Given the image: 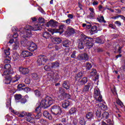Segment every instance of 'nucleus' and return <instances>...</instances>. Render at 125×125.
<instances>
[{
    "label": "nucleus",
    "instance_id": "nucleus-7",
    "mask_svg": "<svg viewBox=\"0 0 125 125\" xmlns=\"http://www.w3.org/2000/svg\"><path fill=\"white\" fill-rule=\"evenodd\" d=\"M47 61H48V59H47L46 57L40 56L38 58L37 64L39 66H42V65H44Z\"/></svg>",
    "mask_w": 125,
    "mask_h": 125
},
{
    "label": "nucleus",
    "instance_id": "nucleus-28",
    "mask_svg": "<svg viewBox=\"0 0 125 125\" xmlns=\"http://www.w3.org/2000/svg\"><path fill=\"white\" fill-rule=\"evenodd\" d=\"M66 33L68 35H73L75 33V30L71 27H68Z\"/></svg>",
    "mask_w": 125,
    "mask_h": 125
},
{
    "label": "nucleus",
    "instance_id": "nucleus-43",
    "mask_svg": "<svg viewBox=\"0 0 125 125\" xmlns=\"http://www.w3.org/2000/svg\"><path fill=\"white\" fill-rule=\"evenodd\" d=\"M85 67L87 70H90V69L92 68V65H91V63L89 62H86L85 64Z\"/></svg>",
    "mask_w": 125,
    "mask_h": 125
},
{
    "label": "nucleus",
    "instance_id": "nucleus-61",
    "mask_svg": "<svg viewBox=\"0 0 125 125\" xmlns=\"http://www.w3.org/2000/svg\"><path fill=\"white\" fill-rule=\"evenodd\" d=\"M71 56L72 58H76V51H73Z\"/></svg>",
    "mask_w": 125,
    "mask_h": 125
},
{
    "label": "nucleus",
    "instance_id": "nucleus-20",
    "mask_svg": "<svg viewBox=\"0 0 125 125\" xmlns=\"http://www.w3.org/2000/svg\"><path fill=\"white\" fill-rule=\"evenodd\" d=\"M44 80H45L46 81H50L51 79H55V75H53V76H51V73H48V75L45 76L43 77Z\"/></svg>",
    "mask_w": 125,
    "mask_h": 125
},
{
    "label": "nucleus",
    "instance_id": "nucleus-27",
    "mask_svg": "<svg viewBox=\"0 0 125 125\" xmlns=\"http://www.w3.org/2000/svg\"><path fill=\"white\" fill-rule=\"evenodd\" d=\"M51 68H54L55 69H56V68H58V67H59L60 65V63H59L58 62H55L51 63Z\"/></svg>",
    "mask_w": 125,
    "mask_h": 125
},
{
    "label": "nucleus",
    "instance_id": "nucleus-53",
    "mask_svg": "<svg viewBox=\"0 0 125 125\" xmlns=\"http://www.w3.org/2000/svg\"><path fill=\"white\" fill-rule=\"evenodd\" d=\"M116 48H118V51L119 53H122V48H121V47L119 45H117L116 46Z\"/></svg>",
    "mask_w": 125,
    "mask_h": 125
},
{
    "label": "nucleus",
    "instance_id": "nucleus-11",
    "mask_svg": "<svg viewBox=\"0 0 125 125\" xmlns=\"http://www.w3.org/2000/svg\"><path fill=\"white\" fill-rule=\"evenodd\" d=\"M11 112H12V113H13L15 115H18V117H19L20 118H24L25 116H27V114L25 112H22L21 113H19V112L14 110H11Z\"/></svg>",
    "mask_w": 125,
    "mask_h": 125
},
{
    "label": "nucleus",
    "instance_id": "nucleus-62",
    "mask_svg": "<svg viewBox=\"0 0 125 125\" xmlns=\"http://www.w3.org/2000/svg\"><path fill=\"white\" fill-rule=\"evenodd\" d=\"M6 119H7V121H10V120H12V117L8 115H7L6 116Z\"/></svg>",
    "mask_w": 125,
    "mask_h": 125
},
{
    "label": "nucleus",
    "instance_id": "nucleus-8",
    "mask_svg": "<svg viewBox=\"0 0 125 125\" xmlns=\"http://www.w3.org/2000/svg\"><path fill=\"white\" fill-rule=\"evenodd\" d=\"M58 22L56 21L51 20L46 24V27H53V28L57 27Z\"/></svg>",
    "mask_w": 125,
    "mask_h": 125
},
{
    "label": "nucleus",
    "instance_id": "nucleus-31",
    "mask_svg": "<svg viewBox=\"0 0 125 125\" xmlns=\"http://www.w3.org/2000/svg\"><path fill=\"white\" fill-rule=\"evenodd\" d=\"M32 78L34 81H39L40 80V76L37 73L32 74Z\"/></svg>",
    "mask_w": 125,
    "mask_h": 125
},
{
    "label": "nucleus",
    "instance_id": "nucleus-41",
    "mask_svg": "<svg viewBox=\"0 0 125 125\" xmlns=\"http://www.w3.org/2000/svg\"><path fill=\"white\" fill-rule=\"evenodd\" d=\"M4 53L5 55H6V58H7L8 56L10 55V48H8V49L4 50Z\"/></svg>",
    "mask_w": 125,
    "mask_h": 125
},
{
    "label": "nucleus",
    "instance_id": "nucleus-6",
    "mask_svg": "<svg viewBox=\"0 0 125 125\" xmlns=\"http://www.w3.org/2000/svg\"><path fill=\"white\" fill-rule=\"evenodd\" d=\"M94 98H95L96 101H98L99 102H101L103 100L102 95H101V93H100V90L97 87H95L94 89Z\"/></svg>",
    "mask_w": 125,
    "mask_h": 125
},
{
    "label": "nucleus",
    "instance_id": "nucleus-21",
    "mask_svg": "<svg viewBox=\"0 0 125 125\" xmlns=\"http://www.w3.org/2000/svg\"><path fill=\"white\" fill-rule=\"evenodd\" d=\"M26 116V121L29 122V123H33L34 122V116H32L29 115V113L27 114Z\"/></svg>",
    "mask_w": 125,
    "mask_h": 125
},
{
    "label": "nucleus",
    "instance_id": "nucleus-59",
    "mask_svg": "<svg viewBox=\"0 0 125 125\" xmlns=\"http://www.w3.org/2000/svg\"><path fill=\"white\" fill-rule=\"evenodd\" d=\"M35 94L36 96H40L41 95V92L40 91L37 90L35 91Z\"/></svg>",
    "mask_w": 125,
    "mask_h": 125
},
{
    "label": "nucleus",
    "instance_id": "nucleus-44",
    "mask_svg": "<svg viewBox=\"0 0 125 125\" xmlns=\"http://www.w3.org/2000/svg\"><path fill=\"white\" fill-rule=\"evenodd\" d=\"M22 98V95L21 94H17L15 95V100H20Z\"/></svg>",
    "mask_w": 125,
    "mask_h": 125
},
{
    "label": "nucleus",
    "instance_id": "nucleus-1",
    "mask_svg": "<svg viewBox=\"0 0 125 125\" xmlns=\"http://www.w3.org/2000/svg\"><path fill=\"white\" fill-rule=\"evenodd\" d=\"M39 22H37L33 26L27 25L25 29L20 33L21 36L24 39H28L32 36L31 31H40L42 30V25L41 23H44V19L40 17L38 20Z\"/></svg>",
    "mask_w": 125,
    "mask_h": 125
},
{
    "label": "nucleus",
    "instance_id": "nucleus-60",
    "mask_svg": "<svg viewBox=\"0 0 125 125\" xmlns=\"http://www.w3.org/2000/svg\"><path fill=\"white\" fill-rule=\"evenodd\" d=\"M8 59H6L4 61V63H10V58L9 56H8Z\"/></svg>",
    "mask_w": 125,
    "mask_h": 125
},
{
    "label": "nucleus",
    "instance_id": "nucleus-34",
    "mask_svg": "<svg viewBox=\"0 0 125 125\" xmlns=\"http://www.w3.org/2000/svg\"><path fill=\"white\" fill-rule=\"evenodd\" d=\"M28 98H29V97H28V95H25L24 98L21 99V104H25V103L27 102V100H28Z\"/></svg>",
    "mask_w": 125,
    "mask_h": 125
},
{
    "label": "nucleus",
    "instance_id": "nucleus-46",
    "mask_svg": "<svg viewBox=\"0 0 125 125\" xmlns=\"http://www.w3.org/2000/svg\"><path fill=\"white\" fill-rule=\"evenodd\" d=\"M97 72H96V70L95 69H92V72L90 73L91 77H94L96 75Z\"/></svg>",
    "mask_w": 125,
    "mask_h": 125
},
{
    "label": "nucleus",
    "instance_id": "nucleus-38",
    "mask_svg": "<svg viewBox=\"0 0 125 125\" xmlns=\"http://www.w3.org/2000/svg\"><path fill=\"white\" fill-rule=\"evenodd\" d=\"M44 69L45 71H50L51 69V63H49L47 65H46L44 67Z\"/></svg>",
    "mask_w": 125,
    "mask_h": 125
},
{
    "label": "nucleus",
    "instance_id": "nucleus-18",
    "mask_svg": "<svg viewBox=\"0 0 125 125\" xmlns=\"http://www.w3.org/2000/svg\"><path fill=\"white\" fill-rule=\"evenodd\" d=\"M51 41L55 44H58L61 43V42H62V40L61 39H60V38H52Z\"/></svg>",
    "mask_w": 125,
    "mask_h": 125
},
{
    "label": "nucleus",
    "instance_id": "nucleus-50",
    "mask_svg": "<svg viewBox=\"0 0 125 125\" xmlns=\"http://www.w3.org/2000/svg\"><path fill=\"white\" fill-rule=\"evenodd\" d=\"M24 86H25L24 84H23V85H22V84L19 85L18 86V90H20V91L23 90V88L22 87H24Z\"/></svg>",
    "mask_w": 125,
    "mask_h": 125
},
{
    "label": "nucleus",
    "instance_id": "nucleus-42",
    "mask_svg": "<svg viewBox=\"0 0 125 125\" xmlns=\"http://www.w3.org/2000/svg\"><path fill=\"white\" fill-rule=\"evenodd\" d=\"M39 123H40V124H41V125H46V124H47V122L43 119H41L39 121Z\"/></svg>",
    "mask_w": 125,
    "mask_h": 125
},
{
    "label": "nucleus",
    "instance_id": "nucleus-30",
    "mask_svg": "<svg viewBox=\"0 0 125 125\" xmlns=\"http://www.w3.org/2000/svg\"><path fill=\"white\" fill-rule=\"evenodd\" d=\"M96 116L97 118H102V116H101V110H100L99 108H96Z\"/></svg>",
    "mask_w": 125,
    "mask_h": 125
},
{
    "label": "nucleus",
    "instance_id": "nucleus-37",
    "mask_svg": "<svg viewBox=\"0 0 125 125\" xmlns=\"http://www.w3.org/2000/svg\"><path fill=\"white\" fill-rule=\"evenodd\" d=\"M77 112H78V110L75 107H72L69 110L70 114H76Z\"/></svg>",
    "mask_w": 125,
    "mask_h": 125
},
{
    "label": "nucleus",
    "instance_id": "nucleus-19",
    "mask_svg": "<svg viewBox=\"0 0 125 125\" xmlns=\"http://www.w3.org/2000/svg\"><path fill=\"white\" fill-rule=\"evenodd\" d=\"M43 115L44 117H45L50 121H51V120H52V116H51V114H49V112H48L47 111H44L43 112Z\"/></svg>",
    "mask_w": 125,
    "mask_h": 125
},
{
    "label": "nucleus",
    "instance_id": "nucleus-22",
    "mask_svg": "<svg viewBox=\"0 0 125 125\" xmlns=\"http://www.w3.org/2000/svg\"><path fill=\"white\" fill-rule=\"evenodd\" d=\"M89 10L90 11V14L89 16L91 18H94L95 17V13L94 12V9L92 8H89Z\"/></svg>",
    "mask_w": 125,
    "mask_h": 125
},
{
    "label": "nucleus",
    "instance_id": "nucleus-52",
    "mask_svg": "<svg viewBox=\"0 0 125 125\" xmlns=\"http://www.w3.org/2000/svg\"><path fill=\"white\" fill-rule=\"evenodd\" d=\"M11 67V66L8 63L6 64L4 66V68L6 70H9V69H10Z\"/></svg>",
    "mask_w": 125,
    "mask_h": 125
},
{
    "label": "nucleus",
    "instance_id": "nucleus-57",
    "mask_svg": "<svg viewBox=\"0 0 125 125\" xmlns=\"http://www.w3.org/2000/svg\"><path fill=\"white\" fill-rule=\"evenodd\" d=\"M24 83H25L26 84H30V83H31V80L27 78L25 80Z\"/></svg>",
    "mask_w": 125,
    "mask_h": 125
},
{
    "label": "nucleus",
    "instance_id": "nucleus-33",
    "mask_svg": "<svg viewBox=\"0 0 125 125\" xmlns=\"http://www.w3.org/2000/svg\"><path fill=\"white\" fill-rule=\"evenodd\" d=\"M20 79V76L19 75H16L14 78H12V83H16L18 81H19Z\"/></svg>",
    "mask_w": 125,
    "mask_h": 125
},
{
    "label": "nucleus",
    "instance_id": "nucleus-55",
    "mask_svg": "<svg viewBox=\"0 0 125 125\" xmlns=\"http://www.w3.org/2000/svg\"><path fill=\"white\" fill-rule=\"evenodd\" d=\"M59 93L64 94L65 93V90L63 89V88H60Z\"/></svg>",
    "mask_w": 125,
    "mask_h": 125
},
{
    "label": "nucleus",
    "instance_id": "nucleus-49",
    "mask_svg": "<svg viewBox=\"0 0 125 125\" xmlns=\"http://www.w3.org/2000/svg\"><path fill=\"white\" fill-rule=\"evenodd\" d=\"M116 103L118 105L121 106V107H123V106H124V104H123V102H122V101H121V100H120V99L117 100Z\"/></svg>",
    "mask_w": 125,
    "mask_h": 125
},
{
    "label": "nucleus",
    "instance_id": "nucleus-51",
    "mask_svg": "<svg viewBox=\"0 0 125 125\" xmlns=\"http://www.w3.org/2000/svg\"><path fill=\"white\" fill-rule=\"evenodd\" d=\"M8 75H9V72L8 71V70H4L3 72L2 76H7Z\"/></svg>",
    "mask_w": 125,
    "mask_h": 125
},
{
    "label": "nucleus",
    "instance_id": "nucleus-35",
    "mask_svg": "<svg viewBox=\"0 0 125 125\" xmlns=\"http://www.w3.org/2000/svg\"><path fill=\"white\" fill-rule=\"evenodd\" d=\"M86 117L88 120H91V119L93 118V113L91 112H88V113L86 114Z\"/></svg>",
    "mask_w": 125,
    "mask_h": 125
},
{
    "label": "nucleus",
    "instance_id": "nucleus-39",
    "mask_svg": "<svg viewBox=\"0 0 125 125\" xmlns=\"http://www.w3.org/2000/svg\"><path fill=\"white\" fill-rule=\"evenodd\" d=\"M91 31L92 32V34L97 33V26H96V25L92 26Z\"/></svg>",
    "mask_w": 125,
    "mask_h": 125
},
{
    "label": "nucleus",
    "instance_id": "nucleus-36",
    "mask_svg": "<svg viewBox=\"0 0 125 125\" xmlns=\"http://www.w3.org/2000/svg\"><path fill=\"white\" fill-rule=\"evenodd\" d=\"M103 118H104V119H107L109 118V113L106 112V111H104L102 115V117H101V119Z\"/></svg>",
    "mask_w": 125,
    "mask_h": 125
},
{
    "label": "nucleus",
    "instance_id": "nucleus-26",
    "mask_svg": "<svg viewBox=\"0 0 125 125\" xmlns=\"http://www.w3.org/2000/svg\"><path fill=\"white\" fill-rule=\"evenodd\" d=\"M83 77V72H80L78 74H77L75 76V80L77 82H80V80Z\"/></svg>",
    "mask_w": 125,
    "mask_h": 125
},
{
    "label": "nucleus",
    "instance_id": "nucleus-2",
    "mask_svg": "<svg viewBox=\"0 0 125 125\" xmlns=\"http://www.w3.org/2000/svg\"><path fill=\"white\" fill-rule=\"evenodd\" d=\"M62 98L61 96L58 97V98L48 97L46 99H42L40 103V106H38L35 110L36 112L39 110L40 111L41 108H47L49 107L50 105L53 104L55 101L58 100V101H61L62 100Z\"/></svg>",
    "mask_w": 125,
    "mask_h": 125
},
{
    "label": "nucleus",
    "instance_id": "nucleus-48",
    "mask_svg": "<svg viewBox=\"0 0 125 125\" xmlns=\"http://www.w3.org/2000/svg\"><path fill=\"white\" fill-rule=\"evenodd\" d=\"M6 106L7 107H9V108H10V106H11V100L10 99H9L6 103Z\"/></svg>",
    "mask_w": 125,
    "mask_h": 125
},
{
    "label": "nucleus",
    "instance_id": "nucleus-10",
    "mask_svg": "<svg viewBox=\"0 0 125 125\" xmlns=\"http://www.w3.org/2000/svg\"><path fill=\"white\" fill-rule=\"evenodd\" d=\"M35 112L37 113V114L36 115L32 113H29V116H32V117H33L34 119L39 120V119H40V118L42 117V112H41V110H39V109H38L37 111H36L35 110Z\"/></svg>",
    "mask_w": 125,
    "mask_h": 125
},
{
    "label": "nucleus",
    "instance_id": "nucleus-40",
    "mask_svg": "<svg viewBox=\"0 0 125 125\" xmlns=\"http://www.w3.org/2000/svg\"><path fill=\"white\" fill-rule=\"evenodd\" d=\"M81 84H84L87 83V78L86 77H84L83 79L80 82Z\"/></svg>",
    "mask_w": 125,
    "mask_h": 125
},
{
    "label": "nucleus",
    "instance_id": "nucleus-24",
    "mask_svg": "<svg viewBox=\"0 0 125 125\" xmlns=\"http://www.w3.org/2000/svg\"><path fill=\"white\" fill-rule=\"evenodd\" d=\"M79 124L81 125H85L86 121L84 120V117H81L79 118Z\"/></svg>",
    "mask_w": 125,
    "mask_h": 125
},
{
    "label": "nucleus",
    "instance_id": "nucleus-9",
    "mask_svg": "<svg viewBox=\"0 0 125 125\" xmlns=\"http://www.w3.org/2000/svg\"><path fill=\"white\" fill-rule=\"evenodd\" d=\"M65 29H66V25L64 24H62L59 26V29H56L55 31H54V32L59 33V34L61 35V34H63V33H64V31H65Z\"/></svg>",
    "mask_w": 125,
    "mask_h": 125
},
{
    "label": "nucleus",
    "instance_id": "nucleus-16",
    "mask_svg": "<svg viewBox=\"0 0 125 125\" xmlns=\"http://www.w3.org/2000/svg\"><path fill=\"white\" fill-rule=\"evenodd\" d=\"M33 54L28 51H23L21 53V57H29V56H32Z\"/></svg>",
    "mask_w": 125,
    "mask_h": 125
},
{
    "label": "nucleus",
    "instance_id": "nucleus-23",
    "mask_svg": "<svg viewBox=\"0 0 125 125\" xmlns=\"http://www.w3.org/2000/svg\"><path fill=\"white\" fill-rule=\"evenodd\" d=\"M19 41H17V39L15 41V44L13 46V50H16L19 48Z\"/></svg>",
    "mask_w": 125,
    "mask_h": 125
},
{
    "label": "nucleus",
    "instance_id": "nucleus-63",
    "mask_svg": "<svg viewBox=\"0 0 125 125\" xmlns=\"http://www.w3.org/2000/svg\"><path fill=\"white\" fill-rule=\"evenodd\" d=\"M68 41H66L65 42H64L63 44V46H65V47H68Z\"/></svg>",
    "mask_w": 125,
    "mask_h": 125
},
{
    "label": "nucleus",
    "instance_id": "nucleus-15",
    "mask_svg": "<svg viewBox=\"0 0 125 125\" xmlns=\"http://www.w3.org/2000/svg\"><path fill=\"white\" fill-rule=\"evenodd\" d=\"M19 71L21 74H23V75H26V74H28L29 72L30 71L29 70V69L27 68H24L22 67H19Z\"/></svg>",
    "mask_w": 125,
    "mask_h": 125
},
{
    "label": "nucleus",
    "instance_id": "nucleus-64",
    "mask_svg": "<svg viewBox=\"0 0 125 125\" xmlns=\"http://www.w3.org/2000/svg\"><path fill=\"white\" fill-rule=\"evenodd\" d=\"M115 24L117 25V26H121L122 25V23L120 22V21H116L115 22Z\"/></svg>",
    "mask_w": 125,
    "mask_h": 125
},
{
    "label": "nucleus",
    "instance_id": "nucleus-29",
    "mask_svg": "<svg viewBox=\"0 0 125 125\" xmlns=\"http://www.w3.org/2000/svg\"><path fill=\"white\" fill-rule=\"evenodd\" d=\"M10 83H12L11 76L7 77L5 80V83L6 84H9Z\"/></svg>",
    "mask_w": 125,
    "mask_h": 125
},
{
    "label": "nucleus",
    "instance_id": "nucleus-47",
    "mask_svg": "<svg viewBox=\"0 0 125 125\" xmlns=\"http://www.w3.org/2000/svg\"><path fill=\"white\" fill-rule=\"evenodd\" d=\"M97 19L98 21H100V22H104V23H106V21H105V20H104V17L102 16H101L100 18H97Z\"/></svg>",
    "mask_w": 125,
    "mask_h": 125
},
{
    "label": "nucleus",
    "instance_id": "nucleus-3",
    "mask_svg": "<svg viewBox=\"0 0 125 125\" xmlns=\"http://www.w3.org/2000/svg\"><path fill=\"white\" fill-rule=\"evenodd\" d=\"M85 43L88 48H91L93 46V39L85 36L79 42L78 45L79 48L80 49H83L84 47Z\"/></svg>",
    "mask_w": 125,
    "mask_h": 125
},
{
    "label": "nucleus",
    "instance_id": "nucleus-14",
    "mask_svg": "<svg viewBox=\"0 0 125 125\" xmlns=\"http://www.w3.org/2000/svg\"><path fill=\"white\" fill-rule=\"evenodd\" d=\"M96 108L105 111V110H107V105H105V104L100 103L96 105Z\"/></svg>",
    "mask_w": 125,
    "mask_h": 125
},
{
    "label": "nucleus",
    "instance_id": "nucleus-25",
    "mask_svg": "<svg viewBox=\"0 0 125 125\" xmlns=\"http://www.w3.org/2000/svg\"><path fill=\"white\" fill-rule=\"evenodd\" d=\"M62 86L65 88V89H69L70 88V83H69V82L64 81L62 84Z\"/></svg>",
    "mask_w": 125,
    "mask_h": 125
},
{
    "label": "nucleus",
    "instance_id": "nucleus-12",
    "mask_svg": "<svg viewBox=\"0 0 125 125\" xmlns=\"http://www.w3.org/2000/svg\"><path fill=\"white\" fill-rule=\"evenodd\" d=\"M78 58L80 60H85V61L88 60V55L87 54L84 53L82 54H80L78 56Z\"/></svg>",
    "mask_w": 125,
    "mask_h": 125
},
{
    "label": "nucleus",
    "instance_id": "nucleus-5",
    "mask_svg": "<svg viewBox=\"0 0 125 125\" xmlns=\"http://www.w3.org/2000/svg\"><path fill=\"white\" fill-rule=\"evenodd\" d=\"M51 112L53 116H60L62 111L60 106L53 105L51 108Z\"/></svg>",
    "mask_w": 125,
    "mask_h": 125
},
{
    "label": "nucleus",
    "instance_id": "nucleus-56",
    "mask_svg": "<svg viewBox=\"0 0 125 125\" xmlns=\"http://www.w3.org/2000/svg\"><path fill=\"white\" fill-rule=\"evenodd\" d=\"M13 57V58H15L16 60H18V59H19V55L18 54H14Z\"/></svg>",
    "mask_w": 125,
    "mask_h": 125
},
{
    "label": "nucleus",
    "instance_id": "nucleus-17",
    "mask_svg": "<svg viewBox=\"0 0 125 125\" xmlns=\"http://www.w3.org/2000/svg\"><path fill=\"white\" fill-rule=\"evenodd\" d=\"M70 105H71L70 101H69V100H65L62 103V106L64 109H67Z\"/></svg>",
    "mask_w": 125,
    "mask_h": 125
},
{
    "label": "nucleus",
    "instance_id": "nucleus-54",
    "mask_svg": "<svg viewBox=\"0 0 125 125\" xmlns=\"http://www.w3.org/2000/svg\"><path fill=\"white\" fill-rule=\"evenodd\" d=\"M106 122L107 123L106 124H107V125H113V122H112L111 120L107 119V120H106Z\"/></svg>",
    "mask_w": 125,
    "mask_h": 125
},
{
    "label": "nucleus",
    "instance_id": "nucleus-32",
    "mask_svg": "<svg viewBox=\"0 0 125 125\" xmlns=\"http://www.w3.org/2000/svg\"><path fill=\"white\" fill-rule=\"evenodd\" d=\"M42 37L44 39H49V38H50V37H51V35H50V34H49V32H45L43 33Z\"/></svg>",
    "mask_w": 125,
    "mask_h": 125
},
{
    "label": "nucleus",
    "instance_id": "nucleus-45",
    "mask_svg": "<svg viewBox=\"0 0 125 125\" xmlns=\"http://www.w3.org/2000/svg\"><path fill=\"white\" fill-rule=\"evenodd\" d=\"M96 42L97 43H104V41H102V40H101V39H100V38H98L96 39Z\"/></svg>",
    "mask_w": 125,
    "mask_h": 125
},
{
    "label": "nucleus",
    "instance_id": "nucleus-13",
    "mask_svg": "<svg viewBox=\"0 0 125 125\" xmlns=\"http://www.w3.org/2000/svg\"><path fill=\"white\" fill-rule=\"evenodd\" d=\"M93 87V83H88L87 85H85L83 90V92H87L88 91L89 88L90 89H92V88Z\"/></svg>",
    "mask_w": 125,
    "mask_h": 125
},
{
    "label": "nucleus",
    "instance_id": "nucleus-4",
    "mask_svg": "<svg viewBox=\"0 0 125 125\" xmlns=\"http://www.w3.org/2000/svg\"><path fill=\"white\" fill-rule=\"evenodd\" d=\"M21 43L23 46H27L28 49L30 50V51H35V50L38 49L37 44L33 42L28 41V40H25L23 41H21Z\"/></svg>",
    "mask_w": 125,
    "mask_h": 125
},
{
    "label": "nucleus",
    "instance_id": "nucleus-58",
    "mask_svg": "<svg viewBox=\"0 0 125 125\" xmlns=\"http://www.w3.org/2000/svg\"><path fill=\"white\" fill-rule=\"evenodd\" d=\"M31 20L33 22V23H36V24H38V22H37V18L36 17H32L31 18ZM36 24L35 25H36Z\"/></svg>",
    "mask_w": 125,
    "mask_h": 125
}]
</instances>
